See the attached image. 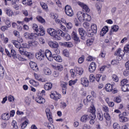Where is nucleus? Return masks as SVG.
<instances>
[{"label": "nucleus", "instance_id": "1", "mask_svg": "<svg viewBox=\"0 0 129 129\" xmlns=\"http://www.w3.org/2000/svg\"><path fill=\"white\" fill-rule=\"evenodd\" d=\"M24 37L25 39H28V40H37L39 37V34L34 33L25 32L24 34Z\"/></svg>", "mask_w": 129, "mask_h": 129}, {"label": "nucleus", "instance_id": "2", "mask_svg": "<svg viewBox=\"0 0 129 129\" xmlns=\"http://www.w3.org/2000/svg\"><path fill=\"white\" fill-rule=\"evenodd\" d=\"M97 33V26L96 25L93 24L91 26V29L88 30V37H93L95 34Z\"/></svg>", "mask_w": 129, "mask_h": 129}, {"label": "nucleus", "instance_id": "3", "mask_svg": "<svg viewBox=\"0 0 129 129\" xmlns=\"http://www.w3.org/2000/svg\"><path fill=\"white\" fill-rule=\"evenodd\" d=\"M50 53L49 54V61H53V59L57 61V62H62V57L59 55H56V54L52 55V52L50 50H49Z\"/></svg>", "mask_w": 129, "mask_h": 129}, {"label": "nucleus", "instance_id": "4", "mask_svg": "<svg viewBox=\"0 0 129 129\" xmlns=\"http://www.w3.org/2000/svg\"><path fill=\"white\" fill-rule=\"evenodd\" d=\"M50 96L51 99H53L55 101H58V100L60 99L61 97V94H58L56 91H52Z\"/></svg>", "mask_w": 129, "mask_h": 129}, {"label": "nucleus", "instance_id": "5", "mask_svg": "<svg viewBox=\"0 0 129 129\" xmlns=\"http://www.w3.org/2000/svg\"><path fill=\"white\" fill-rule=\"evenodd\" d=\"M64 11L67 16H69V17H73V15H74L73 13V10H72V8L70 6L67 5L65 7Z\"/></svg>", "mask_w": 129, "mask_h": 129}, {"label": "nucleus", "instance_id": "6", "mask_svg": "<svg viewBox=\"0 0 129 129\" xmlns=\"http://www.w3.org/2000/svg\"><path fill=\"white\" fill-rule=\"evenodd\" d=\"M29 65L33 71H35V72H38V71H39V68L38 67L37 63H36L35 62L30 61Z\"/></svg>", "mask_w": 129, "mask_h": 129}, {"label": "nucleus", "instance_id": "7", "mask_svg": "<svg viewBox=\"0 0 129 129\" xmlns=\"http://www.w3.org/2000/svg\"><path fill=\"white\" fill-rule=\"evenodd\" d=\"M79 5L80 6V7H81V8H82L83 12H86L87 13H89V12H90V9L88 6L84 4V3L80 2Z\"/></svg>", "mask_w": 129, "mask_h": 129}, {"label": "nucleus", "instance_id": "8", "mask_svg": "<svg viewBox=\"0 0 129 129\" xmlns=\"http://www.w3.org/2000/svg\"><path fill=\"white\" fill-rule=\"evenodd\" d=\"M81 83L83 86L85 87H87L88 85H89V81H88V79L86 78V77H83L81 79Z\"/></svg>", "mask_w": 129, "mask_h": 129}, {"label": "nucleus", "instance_id": "9", "mask_svg": "<svg viewBox=\"0 0 129 129\" xmlns=\"http://www.w3.org/2000/svg\"><path fill=\"white\" fill-rule=\"evenodd\" d=\"M96 69V63L94 62H92L89 67V71L92 73L94 72Z\"/></svg>", "mask_w": 129, "mask_h": 129}, {"label": "nucleus", "instance_id": "10", "mask_svg": "<svg viewBox=\"0 0 129 129\" xmlns=\"http://www.w3.org/2000/svg\"><path fill=\"white\" fill-rule=\"evenodd\" d=\"M22 46L23 48H25V49H29L30 47L34 46V42L30 41H29L28 43H22Z\"/></svg>", "mask_w": 129, "mask_h": 129}, {"label": "nucleus", "instance_id": "11", "mask_svg": "<svg viewBox=\"0 0 129 129\" xmlns=\"http://www.w3.org/2000/svg\"><path fill=\"white\" fill-rule=\"evenodd\" d=\"M71 36L74 41H75V42H80V39H79V37H78V35H77V33H76L75 31H73L71 34Z\"/></svg>", "mask_w": 129, "mask_h": 129}, {"label": "nucleus", "instance_id": "12", "mask_svg": "<svg viewBox=\"0 0 129 129\" xmlns=\"http://www.w3.org/2000/svg\"><path fill=\"white\" fill-rule=\"evenodd\" d=\"M85 15V13L82 12H79L77 14V17L79 21L81 22L84 21V16Z\"/></svg>", "mask_w": 129, "mask_h": 129}, {"label": "nucleus", "instance_id": "13", "mask_svg": "<svg viewBox=\"0 0 129 129\" xmlns=\"http://www.w3.org/2000/svg\"><path fill=\"white\" fill-rule=\"evenodd\" d=\"M36 57L37 58V59H38V60H39L40 61H41V60H43V59H44V52L43 51L41 52L39 51L38 52H37L36 54Z\"/></svg>", "mask_w": 129, "mask_h": 129}, {"label": "nucleus", "instance_id": "14", "mask_svg": "<svg viewBox=\"0 0 129 129\" xmlns=\"http://www.w3.org/2000/svg\"><path fill=\"white\" fill-rule=\"evenodd\" d=\"M36 101L40 104H43V103H45V99L43 98L42 96H37L36 98Z\"/></svg>", "mask_w": 129, "mask_h": 129}, {"label": "nucleus", "instance_id": "15", "mask_svg": "<svg viewBox=\"0 0 129 129\" xmlns=\"http://www.w3.org/2000/svg\"><path fill=\"white\" fill-rule=\"evenodd\" d=\"M50 17H51L52 19H53L54 20H55V23H56L57 24H61V20L59 19H58V14H50Z\"/></svg>", "mask_w": 129, "mask_h": 129}, {"label": "nucleus", "instance_id": "16", "mask_svg": "<svg viewBox=\"0 0 129 129\" xmlns=\"http://www.w3.org/2000/svg\"><path fill=\"white\" fill-rule=\"evenodd\" d=\"M5 13L8 17H13L14 16V12L10 8H6L5 9Z\"/></svg>", "mask_w": 129, "mask_h": 129}, {"label": "nucleus", "instance_id": "17", "mask_svg": "<svg viewBox=\"0 0 129 129\" xmlns=\"http://www.w3.org/2000/svg\"><path fill=\"white\" fill-rule=\"evenodd\" d=\"M107 32H108V27L105 26L102 29L101 31L100 32V35L102 36V37H103V36L106 34Z\"/></svg>", "mask_w": 129, "mask_h": 129}, {"label": "nucleus", "instance_id": "18", "mask_svg": "<svg viewBox=\"0 0 129 129\" xmlns=\"http://www.w3.org/2000/svg\"><path fill=\"white\" fill-rule=\"evenodd\" d=\"M78 32L81 36V39L82 40H85V37L84 36L85 31L83 29V28H79L78 29Z\"/></svg>", "mask_w": 129, "mask_h": 129}, {"label": "nucleus", "instance_id": "19", "mask_svg": "<svg viewBox=\"0 0 129 129\" xmlns=\"http://www.w3.org/2000/svg\"><path fill=\"white\" fill-rule=\"evenodd\" d=\"M90 112L92 114H90V117H93V118H95L96 117V116L95 115V107H91L90 108Z\"/></svg>", "mask_w": 129, "mask_h": 129}, {"label": "nucleus", "instance_id": "20", "mask_svg": "<svg viewBox=\"0 0 129 129\" xmlns=\"http://www.w3.org/2000/svg\"><path fill=\"white\" fill-rule=\"evenodd\" d=\"M22 55H24V56H26V57H27L29 59H32V58L34 57V55H33L32 53L29 52L27 51H23V53Z\"/></svg>", "mask_w": 129, "mask_h": 129}, {"label": "nucleus", "instance_id": "21", "mask_svg": "<svg viewBox=\"0 0 129 129\" xmlns=\"http://www.w3.org/2000/svg\"><path fill=\"white\" fill-rule=\"evenodd\" d=\"M49 46L51 48L54 49L55 48H59V44L56 42L50 41Z\"/></svg>", "mask_w": 129, "mask_h": 129}, {"label": "nucleus", "instance_id": "22", "mask_svg": "<svg viewBox=\"0 0 129 129\" xmlns=\"http://www.w3.org/2000/svg\"><path fill=\"white\" fill-rule=\"evenodd\" d=\"M22 4L24 6H32L33 2L32 0H22Z\"/></svg>", "mask_w": 129, "mask_h": 129}, {"label": "nucleus", "instance_id": "23", "mask_svg": "<svg viewBox=\"0 0 129 129\" xmlns=\"http://www.w3.org/2000/svg\"><path fill=\"white\" fill-rule=\"evenodd\" d=\"M11 117V116L8 113H3L2 115V118L3 120H9Z\"/></svg>", "mask_w": 129, "mask_h": 129}, {"label": "nucleus", "instance_id": "24", "mask_svg": "<svg viewBox=\"0 0 129 129\" xmlns=\"http://www.w3.org/2000/svg\"><path fill=\"white\" fill-rule=\"evenodd\" d=\"M89 119L88 115L84 114L81 117V121L82 122H86Z\"/></svg>", "mask_w": 129, "mask_h": 129}, {"label": "nucleus", "instance_id": "25", "mask_svg": "<svg viewBox=\"0 0 129 129\" xmlns=\"http://www.w3.org/2000/svg\"><path fill=\"white\" fill-rule=\"evenodd\" d=\"M113 88L112 87V85L110 84H107L105 85V89L106 91L108 92H111L112 91Z\"/></svg>", "mask_w": 129, "mask_h": 129}, {"label": "nucleus", "instance_id": "26", "mask_svg": "<svg viewBox=\"0 0 129 129\" xmlns=\"http://www.w3.org/2000/svg\"><path fill=\"white\" fill-rule=\"evenodd\" d=\"M119 120L120 122H125V121H127V118L120 114H119Z\"/></svg>", "mask_w": 129, "mask_h": 129}, {"label": "nucleus", "instance_id": "27", "mask_svg": "<svg viewBox=\"0 0 129 129\" xmlns=\"http://www.w3.org/2000/svg\"><path fill=\"white\" fill-rule=\"evenodd\" d=\"M75 71L77 74H79V75H82L83 74V69L82 68L77 67L75 69Z\"/></svg>", "mask_w": 129, "mask_h": 129}, {"label": "nucleus", "instance_id": "28", "mask_svg": "<svg viewBox=\"0 0 129 129\" xmlns=\"http://www.w3.org/2000/svg\"><path fill=\"white\" fill-rule=\"evenodd\" d=\"M84 28L87 30V33L88 34V30L90 28V24L88 22H85L83 24Z\"/></svg>", "mask_w": 129, "mask_h": 129}, {"label": "nucleus", "instance_id": "29", "mask_svg": "<svg viewBox=\"0 0 129 129\" xmlns=\"http://www.w3.org/2000/svg\"><path fill=\"white\" fill-rule=\"evenodd\" d=\"M122 91L124 92H126L127 91H129V84L123 85L121 86Z\"/></svg>", "mask_w": 129, "mask_h": 129}, {"label": "nucleus", "instance_id": "30", "mask_svg": "<svg viewBox=\"0 0 129 129\" xmlns=\"http://www.w3.org/2000/svg\"><path fill=\"white\" fill-rule=\"evenodd\" d=\"M4 75H5L4 68L0 65V79H3V78H4Z\"/></svg>", "mask_w": 129, "mask_h": 129}, {"label": "nucleus", "instance_id": "31", "mask_svg": "<svg viewBox=\"0 0 129 129\" xmlns=\"http://www.w3.org/2000/svg\"><path fill=\"white\" fill-rule=\"evenodd\" d=\"M49 34L51 36V37H54L56 35V30L53 28H49Z\"/></svg>", "mask_w": 129, "mask_h": 129}, {"label": "nucleus", "instance_id": "32", "mask_svg": "<svg viewBox=\"0 0 129 129\" xmlns=\"http://www.w3.org/2000/svg\"><path fill=\"white\" fill-rule=\"evenodd\" d=\"M84 21H87L88 22H90L91 21V16L88 14H85L84 16Z\"/></svg>", "mask_w": 129, "mask_h": 129}, {"label": "nucleus", "instance_id": "33", "mask_svg": "<svg viewBox=\"0 0 129 129\" xmlns=\"http://www.w3.org/2000/svg\"><path fill=\"white\" fill-rule=\"evenodd\" d=\"M28 123H29V120H26L21 124V127L22 129L25 128L27 127V125H28Z\"/></svg>", "mask_w": 129, "mask_h": 129}, {"label": "nucleus", "instance_id": "34", "mask_svg": "<svg viewBox=\"0 0 129 129\" xmlns=\"http://www.w3.org/2000/svg\"><path fill=\"white\" fill-rule=\"evenodd\" d=\"M29 83L31 85H32V86H34L35 87L39 85V83H38V82H36V81L34 80H30L29 81Z\"/></svg>", "mask_w": 129, "mask_h": 129}, {"label": "nucleus", "instance_id": "35", "mask_svg": "<svg viewBox=\"0 0 129 129\" xmlns=\"http://www.w3.org/2000/svg\"><path fill=\"white\" fill-rule=\"evenodd\" d=\"M39 30L40 33L37 35H40V36H44V35H45V30H44V27H43L42 26H40Z\"/></svg>", "mask_w": 129, "mask_h": 129}, {"label": "nucleus", "instance_id": "36", "mask_svg": "<svg viewBox=\"0 0 129 129\" xmlns=\"http://www.w3.org/2000/svg\"><path fill=\"white\" fill-rule=\"evenodd\" d=\"M12 43L13 44V45H14L16 48H20L21 44L18 43H19L18 41L16 40H13L12 41Z\"/></svg>", "mask_w": 129, "mask_h": 129}, {"label": "nucleus", "instance_id": "37", "mask_svg": "<svg viewBox=\"0 0 129 129\" xmlns=\"http://www.w3.org/2000/svg\"><path fill=\"white\" fill-rule=\"evenodd\" d=\"M10 55H11V57H13L14 59L17 58V52L14 49H11Z\"/></svg>", "mask_w": 129, "mask_h": 129}, {"label": "nucleus", "instance_id": "38", "mask_svg": "<svg viewBox=\"0 0 129 129\" xmlns=\"http://www.w3.org/2000/svg\"><path fill=\"white\" fill-rule=\"evenodd\" d=\"M40 6L45 11H48V6L44 2H40Z\"/></svg>", "mask_w": 129, "mask_h": 129}, {"label": "nucleus", "instance_id": "39", "mask_svg": "<svg viewBox=\"0 0 129 129\" xmlns=\"http://www.w3.org/2000/svg\"><path fill=\"white\" fill-rule=\"evenodd\" d=\"M56 33L58 35H59V36H61V37H65V35H66V34L63 32V31H62V30L60 29H58Z\"/></svg>", "mask_w": 129, "mask_h": 129}, {"label": "nucleus", "instance_id": "40", "mask_svg": "<svg viewBox=\"0 0 129 129\" xmlns=\"http://www.w3.org/2000/svg\"><path fill=\"white\" fill-rule=\"evenodd\" d=\"M12 125L13 126V128L19 129V126H18V124L17 121L15 120H13L12 122Z\"/></svg>", "mask_w": 129, "mask_h": 129}, {"label": "nucleus", "instance_id": "41", "mask_svg": "<svg viewBox=\"0 0 129 129\" xmlns=\"http://www.w3.org/2000/svg\"><path fill=\"white\" fill-rule=\"evenodd\" d=\"M36 19L37 21H38L39 23H41V24L45 23V19H43V18H42V17H41L40 16H38L36 17Z\"/></svg>", "mask_w": 129, "mask_h": 129}, {"label": "nucleus", "instance_id": "42", "mask_svg": "<svg viewBox=\"0 0 129 129\" xmlns=\"http://www.w3.org/2000/svg\"><path fill=\"white\" fill-rule=\"evenodd\" d=\"M104 116L105 119H106V120H108V121L110 120V119H111L110 115H109V113H108V112L104 113Z\"/></svg>", "mask_w": 129, "mask_h": 129}, {"label": "nucleus", "instance_id": "43", "mask_svg": "<svg viewBox=\"0 0 129 129\" xmlns=\"http://www.w3.org/2000/svg\"><path fill=\"white\" fill-rule=\"evenodd\" d=\"M94 41V39H89L87 41V46H91L92 44H93V42Z\"/></svg>", "mask_w": 129, "mask_h": 129}, {"label": "nucleus", "instance_id": "44", "mask_svg": "<svg viewBox=\"0 0 129 129\" xmlns=\"http://www.w3.org/2000/svg\"><path fill=\"white\" fill-rule=\"evenodd\" d=\"M114 101L117 103H119V102H121V99L119 96H118L114 98Z\"/></svg>", "mask_w": 129, "mask_h": 129}, {"label": "nucleus", "instance_id": "45", "mask_svg": "<svg viewBox=\"0 0 129 129\" xmlns=\"http://www.w3.org/2000/svg\"><path fill=\"white\" fill-rule=\"evenodd\" d=\"M120 53H123V50H121V48H118V50L115 52L114 55L117 56V55H118V56H119Z\"/></svg>", "mask_w": 129, "mask_h": 129}, {"label": "nucleus", "instance_id": "46", "mask_svg": "<svg viewBox=\"0 0 129 129\" xmlns=\"http://www.w3.org/2000/svg\"><path fill=\"white\" fill-rule=\"evenodd\" d=\"M97 117L99 120H103V114L101 112L98 113Z\"/></svg>", "mask_w": 129, "mask_h": 129}, {"label": "nucleus", "instance_id": "47", "mask_svg": "<svg viewBox=\"0 0 129 129\" xmlns=\"http://www.w3.org/2000/svg\"><path fill=\"white\" fill-rule=\"evenodd\" d=\"M74 45L73 43L71 42H66V47H67L68 48H72L73 47Z\"/></svg>", "mask_w": 129, "mask_h": 129}, {"label": "nucleus", "instance_id": "48", "mask_svg": "<svg viewBox=\"0 0 129 129\" xmlns=\"http://www.w3.org/2000/svg\"><path fill=\"white\" fill-rule=\"evenodd\" d=\"M111 29L113 30V32H117L119 29V27H118V25H114L112 27Z\"/></svg>", "mask_w": 129, "mask_h": 129}, {"label": "nucleus", "instance_id": "49", "mask_svg": "<svg viewBox=\"0 0 129 129\" xmlns=\"http://www.w3.org/2000/svg\"><path fill=\"white\" fill-rule=\"evenodd\" d=\"M32 29L35 31L36 33H38L39 32V29H38V25L36 24H33L32 25Z\"/></svg>", "mask_w": 129, "mask_h": 129}, {"label": "nucleus", "instance_id": "50", "mask_svg": "<svg viewBox=\"0 0 129 129\" xmlns=\"http://www.w3.org/2000/svg\"><path fill=\"white\" fill-rule=\"evenodd\" d=\"M66 25L67 26V28H68L69 30H71V29H72L73 27V25L71 22L67 23H66Z\"/></svg>", "mask_w": 129, "mask_h": 129}, {"label": "nucleus", "instance_id": "51", "mask_svg": "<svg viewBox=\"0 0 129 129\" xmlns=\"http://www.w3.org/2000/svg\"><path fill=\"white\" fill-rule=\"evenodd\" d=\"M102 110L106 113L109 112V109L108 108V107L106 106V105H103L102 106Z\"/></svg>", "mask_w": 129, "mask_h": 129}, {"label": "nucleus", "instance_id": "52", "mask_svg": "<svg viewBox=\"0 0 129 129\" xmlns=\"http://www.w3.org/2000/svg\"><path fill=\"white\" fill-rule=\"evenodd\" d=\"M68 83H65L64 82H61V85L62 89H67V85Z\"/></svg>", "mask_w": 129, "mask_h": 129}, {"label": "nucleus", "instance_id": "53", "mask_svg": "<svg viewBox=\"0 0 129 129\" xmlns=\"http://www.w3.org/2000/svg\"><path fill=\"white\" fill-rule=\"evenodd\" d=\"M112 78L113 81H115V82H117L118 81V77H117V76H116L115 74L112 76Z\"/></svg>", "mask_w": 129, "mask_h": 129}, {"label": "nucleus", "instance_id": "54", "mask_svg": "<svg viewBox=\"0 0 129 129\" xmlns=\"http://www.w3.org/2000/svg\"><path fill=\"white\" fill-rule=\"evenodd\" d=\"M113 127L114 129H120V126L117 123H114L113 124Z\"/></svg>", "mask_w": 129, "mask_h": 129}, {"label": "nucleus", "instance_id": "55", "mask_svg": "<svg viewBox=\"0 0 129 129\" xmlns=\"http://www.w3.org/2000/svg\"><path fill=\"white\" fill-rule=\"evenodd\" d=\"M55 70H58V71H63V66L61 64L56 66V68L55 69Z\"/></svg>", "mask_w": 129, "mask_h": 129}, {"label": "nucleus", "instance_id": "56", "mask_svg": "<svg viewBox=\"0 0 129 129\" xmlns=\"http://www.w3.org/2000/svg\"><path fill=\"white\" fill-rule=\"evenodd\" d=\"M76 82H77V80H75L74 81L71 80L69 81V85H70V86H72V85H74L75 83H76Z\"/></svg>", "mask_w": 129, "mask_h": 129}, {"label": "nucleus", "instance_id": "57", "mask_svg": "<svg viewBox=\"0 0 129 129\" xmlns=\"http://www.w3.org/2000/svg\"><path fill=\"white\" fill-rule=\"evenodd\" d=\"M126 83H127V80L123 79V80L121 81V86L127 85V84H126Z\"/></svg>", "mask_w": 129, "mask_h": 129}, {"label": "nucleus", "instance_id": "58", "mask_svg": "<svg viewBox=\"0 0 129 129\" xmlns=\"http://www.w3.org/2000/svg\"><path fill=\"white\" fill-rule=\"evenodd\" d=\"M43 72L45 75H49V68L46 67L44 68Z\"/></svg>", "mask_w": 129, "mask_h": 129}, {"label": "nucleus", "instance_id": "59", "mask_svg": "<svg viewBox=\"0 0 129 129\" xmlns=\"http://www.w3.org/2000/svg\"><path fill=\"white\" fill-rule=\"evenodd\" d=\"M18 49H19V51L20 52V54L22 55V54H23V53L25 51H24V48H23V47L21 46V44H20V46H19V47H17Z\"/></svg>", "mask_w": 129, "mask_h": 129}, {"label": "nucleus", "instance_id": "60", "mask_svg": "<svg viewBox=\"0 0 129 129\" xmlns=\"http://www.w3.org/2000/svg\"><path fill=\"white\" fill-rule=\"evenodd\" d=\"M13 34L15 36V37H20V32L17 30H14L13 31Z\"/></svg>", "mask_w": 129, "mask_h": 129}, {"label": "nucleus", "instance_id": "61", "mask_svg": "<svg viewBox=\"0 0 129 129\" xmlns=\"http://www.w3.org/2000/svg\"><path fill=\"white\" fill-rule=\"evenodd\" d=\"M8 100L10 102H12L15 100V98L14 97V96H13L12 95H10L8 97Z\"/></svg>", "mask_w": 129, "mask_h": 129}, {"label": "nucleus", "instance_id": "62", "mask_svg": "<svg viewBox=\"0 0 129 129\" xmlns=\"http://www.w3.org/2000/svg\"><path fill=\"white\" fill-rule=\"evenodd\" d=\"M5 24L9 28L11 27V21L9 19H6L5 21Z\"/></svg>", "mask_w": 129, "mask_h": 129}, {"label": "nucleus", "instance_id": "63", "mask_svg": "<svg viewBox=\"0 0 129 129\" xmlns=\"http://www.w3.org/2000/svg\"><path fill=\"white\" fill-rule=\"evenodd\" d=\"M123 75H124L125 77L129 75V70L126 69L123 72Z\"/></svg>", "mask_w": 129, "mask_h": 129}, {"label": "nucleus", "instance_id": "64", "mask_svg": "<svg viewBox=\"0 0 129 129\" xmlns=\"http://www.w3.org/2000/svg\"><path fill=\"white\" fill-rule=\"evenodd\" d=\"M124 51L125 52H128L129 51V44H127L124 47Z\"/></svg>", "mask_w": 129, "mask_h": 129}]
</instances>
